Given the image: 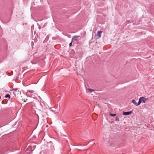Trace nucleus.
Returning a JSON list of instances; mask_svg holds the SVG:
<instances>
[{
    "label": "nucleus",
    "instance_id": "6e6552de",
    "mask_svg": "<svg viewBox=\"0 0 154 154\" xmlns=\"http://www.w3.org/2000/svg\"><path fill=\"white\" fill-rule=\"evenodd\" d=\"M141 100V99H139L138 103H137V106L140 105V103H142Z\"/></svg>",
    "mask_w": 154,
    "mask_h": 154
},
{
    "label": "nucleus",
    "instance_id": "2eb2a0df",
    "mask_svg": "<svg viewBox=\"0 0 154 154\" xmlns=\"http://www.w3.org/2000/svg\"><path fill=\"white\" fill-rule=\"evenodd\" d=\"M109 145H111V144H110V142H109Z\"/></svg>",
    "mask_w": 154,
    "mask_h": 154
},
{
    "label": "nucleus",
    "instance_id": "39448f33",
    "mask_svg": "<svg viewBox=\"0 0 154 154\" xmlns=\"http://www.w3.org/2000/svg\"><path fill=\"white\" fill-rule=\"evenodd\" d=\"M102 32V31H98V32H97V35L98 36V38H100V37H101V33Z\"/></svg>",
    "mask_w": 154,
    "mask_h": 154
},
{
    "label": "nucleus",
    "instance_id": "20e7f679",
    "mask_svg": "<svg viewBox=\"0 0 154 154\" xmlns=\"http://www.w3.org/2000/svg\"><path fill=\"white\" fill-rule=\"evenodd\" d=\"M80 36H74L72 38V42L77 41L78 38Z\"/></svg>",
    "mask_w": 154,
    "mask_h": 154
},
{
    "label": "nucleus",
    "instance_id": "7ed1b4c3",
    "mask_svg": "<svg viewBox=\"0 0 154 154\" xmlns=\"http://www.w3.org/2000/svg\"><path fill=\"white\" fill-rule=\"evenodd\" d=\"M139 99H141L142 103H145L147 100V99L143 97H141Z\"/></svg>",
    "mask_w": 154,
    "mask_h": 154
},
{
    "label": "nucleus",
    "instance_id": "423d86ee",
    "mask_svg": "<svg viewBox=\"0 0 154 154\" xmlns=\"http://www.w3.org/2000/svg\"><path fill=\"white\" fill-rule=\"evenodd\" d=\"M132 103L134 104L136 106H137V103L136 102L135 100H132Z\"/></svg>",
    "mask_w": 154,
    "mask_h": 154
},
{
    "label": "nucleus",
    "instance_id": "f03ea898",
    "mask_svg": "<svg viewBox=\"0 0 154 154\" xmlns=\"http://www.w3.org/2000/svg\"><path fill=\"white\" fill-rule=\"evenodd\" d=\"M133 110H131L130 111L126 112H123V114L124 116H128L130 115L133 112Z\"/></svg>",
    "mask_w": 154,
    "mask_h": 154
},
{
    "label": "nucleus",
    "instance_id": "1a4fd4ad",
    "mask_svg": "<svg viewBox=\"0 0 154 154\" xmlns=\"http://www.w3.org/2000/svg\"><path fill=\"white\" fill-rule=\"evenodd\" d=\"M109 115L110 116H112V117H114L116 116V114H113L111 113H110L109 114Z\"/></svg>",
    "mask_w": 154,
    "mask_h": 154
},
{
    "label": "nucleus",
    "instance_id": "f8f14e48",
    "mask_svg": "<svg viewBox=\"0 0 154 154\" xmlns=\"http://www.w3.org/2000/svg\"><path fill=\"white\" fill-rule=\"evenodd\" d=\"M115 120L116 121H119V118L118 117H116L115 118Z\"/></svg>",
    "mask_w": 154,
    "mask_h": 154
},
{
    "label": "nucleus",
    "instance_id": "9d476101",
    "mask_svg": "<svg viewBox=\"0 0 154 154\" xmlns=\"http://www.w3.org/2000/svg\"><path fill=\"white\" fill-rule=\"evenodd\" d=\"M5 97L6 98H10L11 97L9 94H7L5 95Z\"/></svg>",
    "mask_w": 154,
    "mask_h": 154
},
{
    "label": "nucleus",
    "instance_id": "f257e3e1",
    "mask_svg": "<svg viewBox=\"0 0 154 154\" xmlns=\"http://www.w3.org/2000/svg\"><path fill=\"white\" fill-rule=\"evenodd\" d=\"M40 103L41 106L42 107V108L45 109L47 108V105L43 101H40Z\"/></svg>",
    "mask_w": 154,
    "mask_h": 154
},
{
    "label": "nucleus",
    "instance_id": "ddd939ff",
    "mask_svg": "<svg viewBox=\"0 0 154 154\" xmlns=\"http://www.w3.org/2000/svg\"><path fill=\"white\" fill-rule=\"evenodd\" d=\"M27 92L30 93H33L34 92V91L32 90H27Z\"/></svg>",
    "mask_w": 154,
    "mask_h": 154
},
{
    "label": "nucleus",
    "instance_id": "0eeeda50",
    "mask_svg": "<svg viewBox=\"0 0 154 154\" xmlns=\"http://www.w3.org/2000/svg\"><path fill=\"white\" fill-rule=\"evenodd\" d=\"M13 90H14L15 91H16L17 92V91H19L18 90V88H12L11 90V91H12Z\"/></svg>",
    "mask_w": 154,
    "mask_h": 154
},
{
    "label": "nucleus",
    "instance_id": "4468645a",
    "mask_svg": "<svg viewBox=\"0 0 154 154\" xmlns=\"http://www.w3.org/2000/svg\"><path fill=\"white\" fill-rule=\"evenodd\" d=\"M73 42H72V40L71 42L69 44V47L71 46L72 45V43Z\"/></svg>",
    "mask_w": 154,
    "mask_h": 154
},
{
    "label": "nucleus",
    "instance_id": "9b49d317",
    "mask_svg": "<svg viewBox=\"0 0 154 154\" xmlns=\"http://www.w3.org/2000/svg\"><path fill=\"white\" fill-rule=\"evenodd\" d=\"M88 90L90 92H92L93 91H94V90H93V89H91V88H88Z\"/></svg>",
    "mask_w": 154,
    "mask_h": 154
}]
</instances>
